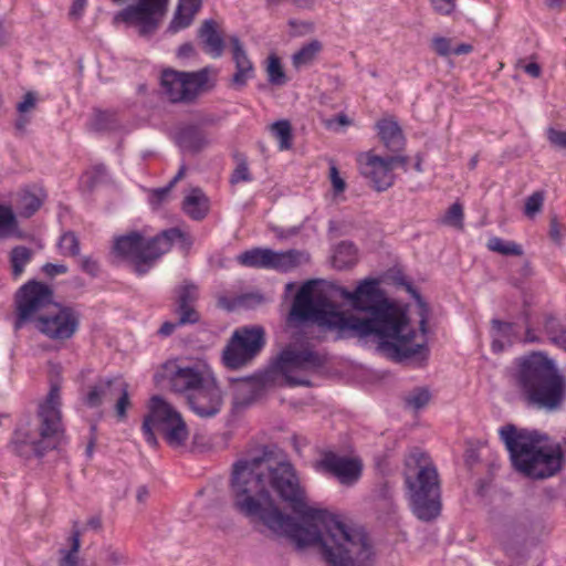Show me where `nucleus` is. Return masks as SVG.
Here are the masks:
<instances>
[{"instance_id": "1", "label": "nucleus", "mask_w": 566, "mask_h": 566, "mask_svg": "<svg viewBox=\"0 0 566 566\" xmlns=\"http://www.w3.org/2000/svg\"><path fill=\"white\" fill-rule=\"evenodd\" d=\"M231 492L239 513L286 535L300 548L318 546L329 566H375L367 532L325 509L308 506L294 467L277 461L268 446L233 463Z\"/></svg>"}, {"instance_id": "2", "label": "nucleus", "mask_w": 566, "mask_h": 566, "mask_svg": "<svg viewBox=\"0 0 566 566\" xmlns=\"http://www.w3.org/2000/svg\"><path fill=\"white\" fill-rule=\"evenodd\" d=\"M340 292L352 311L364 314L359 317L342 313L340 331H352L359 337H378L380 348L397 361L417 356L426 358L428 347L415 344L416 331L406 310L389 300L380 285H356L353 292Z\"/></svg>"}, {"instance_id": "3", "label": "nucleus", "mask_w": 566, "mask_h": 566, "mask_svg": "<svg viewBox=\"0 0 566 566\" xmlns=\"http://www.w3.org/2000/svg\"><path fill=\"white\" fill-rule=\"evenodd\" d=\"M511 378L530 407L554 411L566 400V378L544 352L533 350L515 358Z\"/></svg>"}, {"instance_id": "4", "label": "nucleus", "mask_w": 566, "mask_h": 566, "mask_svg": "<svg viewBox=\"0 0 566 566\" xmlns=\"http://www.w3.org/2000/svg\"><path fill=\"white\" fill-rule=\"evenodd\" d=\"M499 436L513 467L526 478L544 480L560 471L565 458L560 444L541 447L538 432L518 429L512 423L500 427Z\"/></svg>"}, {"instance_id": "5", "label": "nucleus", "mask_w": 566, "mask_h": 566, "mask_svg": "<svg viewBox=\"0 0 566 566\" xmlns=\"http://www.w3.org/2000/svg\"><path fill=\"white\" fill-rule=\"evenodd\" d=\"M62 398L57 384H51L46 397L39 402L36 418L39 437L31 430L29 423L18 426L10 439L9 448L21 458H42L49 450L56 449L65 437L62 421Z\"/></svg>"}, {"instance_id": "6", "label": "nucleus", "mask_w": 566, "mask_h": 566, "mask_svg": "<svg viewBox=\"0 0 566 566\" xmlns=\"http://www.w3.org/2000/svg\"><path fill=\"white\" fill-rule=\"evenodd\" d=\"M176 241L190 245L188 235L179 228H169L146 238L139 231H130L114 238L112 253L129 264L137 275L147 274Z\"/></svg>"}, {"instance_id": "7", "label": "nucleus", "mask_w": 566, "mask_h": 566, "mask_svg": "<svg viewBox=\"0 0 566 566\" xmlns=\"http://www.w3.org/2000/svg\"><path fill=\"white\" fill-rule=\"evenodd\" d=\"M171 391L182 394L191 411L202 419L220 413L223 395L216 377L196 367H177L169 376Z\"/></svg>"}, {"instance_id": "8", "label": "nucleus", "mask_w": 566, "mask_h": 566, "mask_svg": "<svg viewBox=\"0 0 566 566\" xmlns=\"http://www.w3.org/2000/svg\"><path fill=\"white\" fill-rule=\"evenodd\" d=\"M325 363L323 356L308 348L284 349L269 368L255 374L254 379L263 387H311L312 381L300 374L318 370Z\"/></svg>"}, {"instance_id": "9", "label": "nucleus", "mask_w": 566, "mask_h": 566, "mask_svg": "<svg viewBox=\"0 0 566 566\" xmlns=\"http://www.w3.org/2000/svg\"><path fill=\"white\" fill-rule=\"evenodd\" d=\"M318 286L300 285L287 314V324L293 327L317 325L340 331L342 312Z\"/></svg>"}, {"instance_id": "10", "label": "nucleus", "mask_w": 566, "mask_h": 566, "mask_svg": "<svg viewBox=\"0 0 566 566\" xmlns=\"http://www.w3.org/2000/svg\"><path fill=\"white\" fill-rule=\"evenodd\" d=\"M423 453L416 458L417 464ZM405 483L408 489L410 509L413 515L422 522H431L441 513V489L437 468L432 463L419 465L415 478L406 475Z\"/></svg>"}, {"instance_id": "11", "label": "nucleus", "mask_w": 566, "mask_h": 566, "mask_svg": "<svg viewBox=\"0 0 566 566\" xmlns=\"http://www.w3.org/2000/svg\"><path fill=\"white\" fill-rule=\"evenodd\" d=\"M155 431L160 432L168 446L172 448L184 446L189 437L187 424L180 412L160 396L151 397L148 412L142 424L145 441L154 448L158 444Z\"/></svg>"}, {"instance_id": "12", "label": "nucleus", "mask_w": 566, "mask_h": 566, "mask_svg": "<svg viewBox=\"0 0 566 566\" xmlns=\"http://www.w3.org/2000/svg\"><path fill=\"white\" fill-rule=\"evenodd\" d=\"M114 3L123 0H112ZM169 0H137L128 4L114 15L115 22L134 27L143 38L151 36L159 28L160 19L165 14Z\"/></svg>"}, {"instance_id": "13", "label": "nucleus", "mask_w": 566, "mask_h": 566, "mask_svg": "<svg viewBox=\"0 0 566 566\" xmlns=\"http://www.w3.org/2000/svg\"><path fill=\"white\" fill-rule=\"evenodd\" d=\"M264 345V329L261 326L235 329L223 349L222 360L230 369L240 368L254 358Z\"/></svg>"}, {"instance_id": "14", "label": "nucleus", "mask_w": 566, "mask_h": 566, "mask_svg": "<svg viewBox=\"0 0 566 566\" xmlns=\"http://www.w3.org/2000/svg\"><path fill=\"white\" fill-rule=\"evenodd\" d=\"M408 157L401 155H392L381 157L374 154L373 150L360 153L357 156L359 172L377 191H385L394 185V169L401 166L407 170Z\"/></svg>"}, {"instance_id": "15", "label": "nucleus", "mask_w": 566, "mask_h": 566, "mask_svg": "<svg viewBox=\"0 0 566 566\" xmlns=\"http://www.w3.org/2000/svg\"><path fill=\"white\" fill-rule=\"evenodd\" d=\"M80 325L81 313L76 307L60 302L53 303V311L36 318L38 331L52 340L71 339Z\"/></svg>"}, {"instance_id": "16", "label": "nucleus", "mask_w": 566, "mask_h": 566, "mask_svg": "<svg viewBox=\"0 0 566 566\" xmlns=\"http://www.w3.org/2000/svg\"><path fill=\"white\" fill-rule=\"evenodd\" d=\"M302 252L297 250L274 251L270 248L255 247L235 256L237 262L245 268L289 272L301 263Z\"/></svg>"}, {"instance_id": "17", "label": "nucleus", "mask_w": 566, "mask_h": 566, "mask_svg": "<svg viewBox=\"0 0 566 566\" xmlns=\"http://www.w3.org/2000/svg\"><path fill=\"white\" fill-rule=\"evenodd\" d=\"M54 291L51 285H21L14 295L15 321L14 329H20L25 322L33 319L34 314L53 306Z\"/></svg>"}, {"instance_id": "18", "label": "nucleus", "mask_w": 566, "mask_h": 566, "mask_svg": "<svg viewBox=\"0 0 566 566\" xmlns=\"http://www.w3.org/2000/svg\"><path fill=\"white\" fill-rule=\"evenodd\" d=\"M314 470L327 478L335 479L344 486H353L361 478L363 462L358 458L325 451L322 458L314 463Z\"/></svg>"}, {"instance_id": "19", "label": "nucleus", "mask_w": 566, "mask_h": 566, "mask_svg": "<svg viewBox=\"0 0 566 566\" xmlns=\"http://www.w3.org/2000/svg\"><path fill=\"white\" fill-rule=\"evenodd\" d=\"M118 382H122L119 377H98L92 385L87 387L83 402L88 408L101 407L104 401L113 399Z\"/></svg>"}, {"instance_id": "20", "label": "nucleus", "mask_w": 566, "mask_h": 566, "mask_svg": "<svg viewBox=\"0 0 566 566\" xmlns=\"http://www.w3.org/2000/svg\"><path fill=\"white\" fill-rule=\"evenodd\" d=\"M198 38L202 42L203 51L211 57L218 59L223 54L226 43L214 20L208 19L202 22L198 30Z\"/></svg>"}, {"instance_id": "21", "label": "nucleus", "mask_w": 566, "mask_h": 566, "mask_svg": "<svg viewBox=\"0 0 566 566\" xmlns=\"http://www.w3.org/2000/svg\"><path fill=\"white\" fill-rule=\"evenodd\" d=\"M232 55L235 63V73L232 82L238 87L245 86L249 78L254 75V67L238 36H231Z\"/></svg>"}, {"instance_id": "22", "label": "nucleus", "mask_w": 566, "mask_h": 566, "mask_svg": "<svg viewBox=\"0 0 566 566\" xmlns=\"http://www.w3.org/2000/svg\"><path fill=\"white\" fill-rule=\"evenodd\" d=\"M378 136L384 146L391 153H399L403 149L406 139L397 122L380 119L376 124Z\"/></svg>"}, {"instance_id": "23", "label": "nucleus", "mask_w": 566, "mask_h": 566, "mask_svg": "<svg viewBox=\"0 0 566 566\" xmlns=\"http://www.w3.org/2000/svg\"><path fill=\"white\" fill-rule=\"evenodd\" d=\"M185 71L166 69L161 72L160 86L164 95L172 104L180 103V99L188 97L187 90H181Z\"/></svg>"}, {"instance_id": "24", "label": "nucleus", "mask_w": 566, "mask_h": 566, "mask_svg": "<svg viewBox=\"0 0 566 566\" xmlns=\"http://www.w3.org/2000/svg\"><path fill=\"white\" fill-rule=\"evenodd\" d=\"M209 82V69L203 67L199 71L187 72L185 71L182 77L181 90H187L188 97L180 99L181 104H192L197 101L201 93L207 90Z\"/></svg>"}, {"instance_id": "25", "label": "nucleus", "mask_w": 566, "mask_h": 566, "mask_svg": "<svg viewBox=\"0 0 566 566\" xmlns=\"http://www.w3.org/2000/svg\"><path fill=\"white\" fill-rule=\"evenodd\" d=\"M359 260V250L357 245L349 240H343L332 249L331 263L336 270H348L357 264Z\"/></svg>"}, {"instance_id": "26", "label": "nucleus", "mask_w": 566, "mask_h": 566, "mask_svg": "<svg viewBox=\"0 0 566 566\" xmlns=\"http://www.w3.org/2000/svg\"><path fill=\"white\" fill-rule=\"evenodd\" d=\"M176 140L181 149L191 153H199L208 145L205 132L197 125L181 127L177 133Z\"/></svg>"}, {"instance_id": "27", "label": "nucleus", "mask_w": 566, "mask_h": 566, "mask_svg": "<svg viewBox=\"0 0 566 566\" xmlns=\"http://www.w3.org/2000/svg\"><path fill=\"white\" fill-rule=\"evenodd\" d=\"M196 285H185L178 296L176 314L178 315V324L192 325L199 322L200 315L193 307V295L191 289Z\"/></svg>"}, {"instance_id": "28", "label": "nucleus", "mask_w": 566, "mask_h": 566, "mask_svg": "<svg viewBox=\"0 0 566 566\" xmlns=\"http://www.w3.org/2000/svg\"><path fill=\"white\" fill-rule=\"evenodd\" d=\"M200 8L201 0H185L184 3H179L169 23L168 31L176 33L188 28Z\"/></svg>"}, {"instance_id": "29", "label": "nucleus", "mask_w": 566, "mask_h": 566, "mask_svg": "<svg viewBox=\"0 0 566 566\" xmlns=\"http://www.w3.org/2000/svg\"><path fill=\"white\" fill-rule=\"evenodd\" d=\"M182 209L191 219L197 221L202 220L209 211L208 198L201 189L195 188L190 195L184 199Z\"/></svg>"}, {"instance_id": "30", "label": "nucleus", "mask_w": 566, "mask_h": 566, "mask_svg": "<svg viewBox=\"0 0 566 566\" xmlns=\"http://www.w3.org/2000/svg\"><path fill=\"white\" fill-rule=\"evenodd\" d=\"M34 251L25 245H15L9 253L11 276L14 281L23 274L25 266L32 261Z\"/></svg>"}, {"instance_id": "31", "label": "nucleus", "mask_w": 566, "mask_h": 566, "mask_svg": "<svg viewBox=\"0 0 566 566\" xmlns=\"http://www.w3.org/2000/svg\"><path fill=\"white\" fill-rule=\"evenodd\" d=\"M0 237L24 239V232L19 228V221L10 206L0 203Z\"/></svg>"}, {"instance_id": "32", "label": "nucleus", "mask_w": 566, "mask_h": 566, "mask_svg": "<svg viewBox=\"0 0 566 566\" xmlns=\"http://www.w3.org/2000/svg\"><path fill=\"white\" fill-rule=\"evenodd\" d=\"M90 128L96 133L115 132L120 128V123L115 112L95 109Z\"/></svg>"}, {"instance_id": "33", "label": "nucleus", "mask_w": 566, "mask_h": 566, "mask_svg": "<svg viewBox=\"0 0 566 566\" xmlns=\"http://www.w3.org/2000/svg\"><path fill=\"white\" fill-rule=\"evenodd\" d=\"M356 283H409L403 265L395 261L394 264L377 276H366Z\"/></svg>"}, {"instance_id": "34", "label": "nucleus", "mask_w": 566, "mask_h": 566, "mask_svg": "<svg viewBox=\"0 0 566 566\" xmlns=\"http://www.w3.org/2000/svg\"><path fill=\"white\" fill-rule=\"evenodd\" d=\"M323 50L321 41L314 39L308 43L304 44L297 52L292 56V64L295 69H300L305 65L312 64L318 53Z\"/></svg>"}, {"instance_id": "35", "label": "nucleus", "mask_w": 566, "mask_h": 566, "mask_svg": "<svg viewBox=\"0 0 566 566\" xmlns=\"http://www.w3.org/2000/svg\"><path fill=\"white\" fill-rule=\"evenodd\" d=\"M544 328L552 343L566 350V319L560 322L549 315L545 318Z\"/></svg>"}, {"instance_id": "36", "label": "nucleus", "mask_w": 566, "mask_h": 566, "mask_svg": "<svg viewBox=\"0 0 566 566\" xmlns=\"http://www.w3.org/2000/svg\"><path fill=\"white\" fill-rule=\"evenodd\" d=\"M85 184L88 191H94L98 186L113 182L107 167L104 164H96L85 171Z\"/></svg>"}, {"instance_id": "37", "label": "nucleus", "mask_w": 566, "mask_h": 566, "mask_svg": "<svg viewBox=\"0 0 566 566\" xmlns=\"http://www.w3.org/2000/svg\"><path fill=\"white\" fill-rule=\"evenodd\" d=\"M270 129L279 142L280 150H287L292 147L293 133L291 123L289 120H277L271 125Z\"/></svg>"}, {"instance_id": "38", "label": "nucleus", "mask_w": 566, "mask_h": 566, "mask_svg": "<svg viewBox=\"0 0 566 566\" xmlns=\"http://www.w3.org/2000/svg\"><path fill=\"white\" fill-rule=\"evenodd\" d=\"M233 159L237 163L234 170L231 174L230 182L232 185L239 182H249L252 180V175L249 169L248 158L243 153H234Z\"/></svg>"}, {"instance_id": "39", "label": "nucleus", "mask_w": 566, "mask_h": 566, "mask_svg": "<svg viewBox=\"0 0 566 566\" xmlns=\"http://www.w3.org/2000/svg\"><path fill=\"white\" fill-rule=\"evenodd\" d=\"M488 248L491 251L497 252L502 255H522L523 250L520 244L513 241H505L499 237H493L488 241Z\"/></svg>"}, {"instance_id": "40", "label": "nucleus", "mask_w": 566, "mask_h": 566, "mask_svg": "<svg viewBox=\"0 0 566 566\" xmlns=\"http://www.w3.org/2000/svg\"><path fill=\"white\" fill-rule=\"evenodd\" d=\"M431 399V392L426 387H417L405 397V405L413 410L422 409Z\"/></svg>"}, {"instance_id": "41", "label": "nucleus", "mask_w": 566, "mask_h": 566, "mask_svg": "<svg viewBox=\"0 0 566 566\" xmlns=\"http://www.w3.org/2000/svg\"><path fill=\"white\" fill-rule=\"evenodd\" d=\"M266 71H268L269 82L272 85L281 86L287 82V77L283 70L281 60L276 55L272 54L269 56Z\"/></svg>"}, {"instance_id": "42", "label": "nucleus", "mask_w": 566, "mask_h": 566, "mask_svg": "<svg viewBox=\"0 0 566 566\" xmlns=\"http://www.w3.org/2000/svg\"><path fill=\"white\" fill-rule=\"evenodd\" d=\"M42 200L32 192H24L19 200L20 214L23 218L32 217L42 206Z\"/></svg>"}, {"instance_id": "43", "label": "nucleus", "mask_w": 566, "mask_h": 566, "mask_svg": "<svg viewBox=\"0 0 566 566\" xmlns=\"http://www.w3.org/2000/svg\"><path fill=\"white\" fill-rule=\"evenodd\" d=\"M463 207L459 202H454L450 206V208L447 210L444 216L441 219V222L446 226L453 227L455 229L462 230L463 229Z\"/></svg>"}, {"instance_id": "44", "label": "nucleus", "mask_w": 566, "mask_h": 566, "mask_svg": "<svg viewBox=\"0 0 566 566\" xmlns=\"http://www.w3.org/2000/svg\"><path fill=\"white\" fill-rule=\"evenodd\" d=\"M115 394L119 395L115 406L117 417L119 419H125L127 408L130 405L127 382H125L124 380H122V382H118Z\"/></svg>"}, {"instance_id": "45", "label": "nucleus", "mask_w": 566, "mask_h": 566, "mask_svg": "<svg viewBox=\"0 0 566 566\" xmlns=\"http://www.w3.org/2000/svg\"><path fill=\"white\" fill-rule=\"evenodd\" d=\"M266 301L265 296L260 292H250L237 296L233 301L234 306L242 308H254Z\"/></svg>"}, {"instance_id": "46", "label": "nucleus", "mask_w": 566, "mask_h": 566, "mask_svg": "<svg viewBox=\"0 0 566 566\" xmlns=\"http://www.w3.org/2000/svg\"><path fill=\"white\" fill-rule=\"evenodd\" d=\"M59 247L67 255L74 256L80 253V242L73 232L64 233L60 239Z\"/></svg>"}, {"instance_id": "47", "label": "nucleus", "mask_w": 566, "mask_h": 566, "mask_svg": "<svg viewBox=\"0 0 566 566\" xmlns=\"http://www.w3.org/2000/svg\"><path fill=\"white\" fill-rule=\"evenodd\" d=\"M544 203V195L541 191L533 192L525 201V214L528 217L539 212Z\"/></svg>"}, {"instance_id": "48", "label": "nucleus", "mask_w": 566, "mask_h": 566, "mask_svg": "<svg viewBox=\"0 0 566 566\" xmlns=\"http://www.w3.org/2000/svg\"><path fill=\"white\" fill-rule=\"evenodd\" d=\"M492 331L493 335L499 336L507 343H510V337L513 331V324L509 322H504L497 318L492 319Z\"/></svg>"}, {"instance_id": "49", "label": "nucleus", "mask_w": 566, "mask_h": 566, "mask_svg": "<svg viewBox=\"0 0 566 566\" xmlns=\"http://www.w3.org/2000/svg\"><path fill=\"white\" fill-rule=\"evenodd\" d=\"M546 137L552 146L557 149L566 150V130H558L554 127H548L546 129Z\"/></svg>"}, {"instance_id": "50", "label": "nucleus", "mask_w": 566, "mask_h": 566, "mask_svg": "<svg viewBox=\"0 0 566 566\" xmlns=\"http://www.w3.org/2000/svg\"><path fill=\"white\" fill-rule=\"evenodd\" d=\"M457 0H430L434 12L441 15H450L457 8Z\"/></svg>"}, {"instance_id": "51", "label": "nucleus", "mask_w": 566, "mask_h": 566, "mask_svg": "<svg viewBox=\"0 0 566 566\" xmlns=\"http://www.w3.org/2000/svg\"><path fill=\"white\" fill-rule=\"evenodd\" d=\"M432 49L440 56H448L452 53L451 41L444 36H436L432 39Z\"/></svg>"}, {"instance_id": "52", "label": "nucleus", "mask_w": 566, "mask_h": 566, "mask_svg": "<svg viewBox=\"0 0 566 566\" xmlns=\"http://www.w3.org/2000/svg\"><path fill=\"white\" fill-rule=\"evenodd\" d=\"M80 268L83 272L87 273L92 279L97 277L101 270L98 262L92 259L91 256L81 258Z\"/></svg>"}, {"instance_id": "53", "label": "nucleus", "mask_w": 566, "mask_h": 566, "mask_svg": "<svg viewBox=\"0 0 566 566\" xmlns=\"http://www.w3.org/2000/svg\"><path fill=\"white\" fill-rule=\"evenodd\" d=\"M36 104V95L34 92H27L23 96V99L18 103L17 111L20 114H24L31 108H34Z\"/></svg>"}, {"instance_id": "54", "label": "nucleus", "mask_w": 566, "mask_h": 566, "mask_svg": "<svg viewBox=\"0 0 566 566\" xmlns=\"http://www.w3.org/2000/svg\"><path fill=\"white\" fill-rule=\"evenodd\" d=\"M42 271L48 277L53 279L56 275L65 274L67 272V266L64 264L45 263L42 266Z\"/></svg>"}, {"instance_id": "55", "label": "nucleus", "mask_w": 566, "mask_h": 566, "mask_svg": "<svg viewBox=\"0 0 566 566\" xmlns=\"http://www.w3.org/2000/svg\"><path fill=\"white\" fill-rule=\"evenodd\" d=\"M549 238L556 244L562 245V243H563L562 227L556 218H553L549 222Z\"/></svg>"}, {"instance_id": "56", "label": "nucleus", "mask_w": 566, "mask_h": 566, "mask_svg": "<svg viewBox=\"0 0 566 566\" xmlns=\"http://www.w3.org/2000/svg\"><path fill=\"white\" fill-rule=\"evenodd\" d=\"M331 180L336 193H340L345 190L346 182L340 178L338 169L335 166L331 167Z\"/></svg>"}, {"instance_id": "57", "label": "nucleus", "mask_w": 566, "mask_h": 566, "mask_svg": "<svg viewBox=\"0 0 566 566\" xmlns=\"http://www.w3.org/2000/svg\"><path fill=\"white\" fill-rule=\"evenodd\" d=\"M171 189L172 187L169 184L165 187L154 189L151 192L153 200L156 201L157 203H161L163 201L166 200Z\"/></svg>"}, {"instance_id": "58", "label": "nucleus", "mask_w": 566, "mask_h": 566, "mask_svg": "<svg viewBox=\"0 0 566 566\" xmlns=\"http://www.w3.org/2000/svg\"><path fill=\"white\" fill-rule=\"evenodd\" d=\"M60 552L62 554L60 566H78L77 554L69 553L66 549H61Z\"/></svg>"}, {"instance_id": "59", "label": "nucleus", "mask_w": 566, "mask_h": 566, "mask_svg": "<svg viewBox=\"0 0 566 566\" xmlns=\"http://www.w3.org/2000/svg\"><path fill=\"white\" fill-rule=\"evenodd\" d=\"M181 325L178 324V321L177 322H165L158 329V335L163 336V337H168L176 331V328H178Z\"/></svg>"}, {"instance_id": "60", "label": "nucleus", "mask_w": 566, "mask_h": 566, "mask_svg": "<svg viewBox=\"0 0 566 566\" xmlns=\"http://www.w3.org/2000/svg\"><path fill=\"white\" fill-rule=\"evenodd\" d=\"M195 53H196V51H195L192 43L186 42L178 48L177 55H178V57L187 59V57L195 55Z\"/></svg>"}, {"instance_id": "61", "label": "nucleus", "mask_w": 566, "mask_h": 566, "mask_svg": "<svg viewBox=\"0 0 566 566\" xmlns=\"http://www.w3.org/2000/svg\"><path fill=\"white\" fill-rule=\"evenodd\" d=\"M86 6V0H74L71 9H70V15L78 18L83 14V11Z\"/></svg>"}, {"instance_id": "62", "label": "nucleus", "mask_w": 566, "mask_h": 566, "mask_svg": "<svg viewBox=\"0 0 566 566\" xmlns=\"http://www.w3.org/2000/svg\"><path fill=\"white\" fill-rule=\"evenodd\" d=\"M29 123H30V118L27 115H24V114H20V116L14 122V128L19 133L23 134L25 132V128H27Z\"/></svg>"}, {"instance_id": "63", "label": "nucleus", "mask_w": 566, "mask_h": 566, "mask_svg": "<svg viewBox=\"0 0 566 566\" xmlns=\"http://www.w3.org/2000/svg\"><path fill=\"white\" fill-rule=\"evenodd\" d=\"M473 51V46L469 43H461L454 48H452V53L454 55H463L469 54Z\"/></svg>"}, {"instance_id": "64", "label": "nucleus", "mask_w": 566, "mask_h": 566, "mask_svg": "<svg viewBox=\"0 0 566 566\" xmlns=\"http://www.w3.org/2000/svg\"><path fill=\"white\" fill-rule=\"evenodd\" d=\"M524 71L534 78L539 77L542 72L541 66L535 62L526 64Z\"/></svg>"}]
</instances>
